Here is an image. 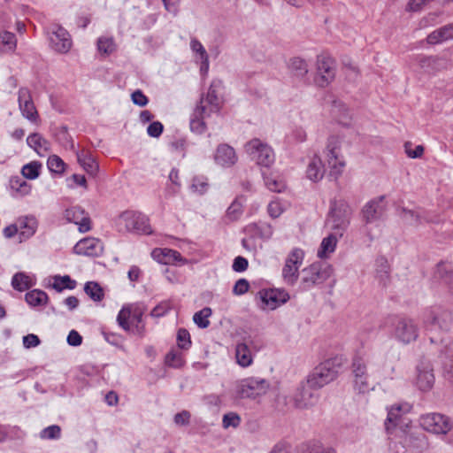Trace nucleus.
Instances as JSON below:
<instances>
[{"label": "nucleus", "mask_w": 453, "mask_h": 453, "mask_svg": "<svg viewBox=\"0 0 453 453\" xmlns=\"http://www.w3.org/2000/svg\"><path fill=\"white\" fill-rule=\"evenodd\" d=\"M220 86V81H212L207 94L201 96L189 119V127L192 133L199 135L204 134L207 129L205 119L212 114L219 112L222 104L219 97Z\"/></svg>", "instance_id": "1"}, {"label": "nucleus", "mask_w": 453, "mask_h": 453, "mask_svg": "<svg viewBox=\"0 0 453 453\" xmlns=\"http://www.w3.org/2000/svg\"><path fill=\"white\" fill-rule=\"evenodd\" d=\"M144 313L145 307L142 304H127L119 311L118 324L127 332L142 335L145 331Z\"/></svg>", "instance_id": "2"}, {"label": "nucleus", "mask_w": 453, "mask_h": 453, "mask_svg": "<svg viewBox=\"0 0 453 453\" xmlns=\"http://www.w3.org/2000/svg\"><path fill=\"white\" fill-rule=\"evenodd\" d=\"M369 365L371 361L366 353L358 352L352 358L353 387L358 393L364 394L374 388L371 380L372 373L368 372Z\"/></svg>", "instance_id": "3"}, {"label": "nucleus", "mask_w": 453, "mask_h": 453, "mask_svg": "<svg viewBox=\"0 0 453 453\" xmlns=\"http://www.w3.org/2000/svg\"><path fill=\"white\" fill-rule=\"evenodd\" d=\"M244 150L258 166L270 168L276 159L273 147L259 138H253L244 145Z\"/></svg>", "instance_id": "4"}, {"label": "nucleus", "mask_w": 453, "mask_h": 453, "mask_svg": "<svg viewBox=\"0 0 453 453\" xmlns=\"http://www.w3.org/2000/svg\"><path fill=\"white\" fill-rule=\"evenodd\" d=\"M351 216L352 209L349 204L342 199L335 200L331 204L327 224L333 232L343 236L349 226Z\"/></svg>", "instance_id": "5"}, {"label": "nucleus", "mask_w": 453, "mask_h": 453, "mask_svg": "<svg viewBox=\"0 0 453 453\" xmlns=\"http://www.w3.org/2000/svg\"><path fill=\"white\" fill-rule=\"evenodd\" d=\"M324 157L328 168L329 176L338 180L346 167V161L342 154L341 142L337 137H330L324 150Z\"/></svg>", "instance_id": "6"}, {"label": "nucleus", "mask_w": 453, "mask_h": 453, "mask_svg": "<svg viewBox=\"0 0 453 453\" xmlns=\"http://www.w3.org/2000/svg\"><path fill=\"white\" fill-rule=\"evenodd\" d=\"M305 255V250L300 247H293L288 252L281 269L282 280L286 285L295 286L298 281Z\"/></svg>", "instance_id": "7"}, {"label": "nucleus", "mask_w": 453, "mask_h": 453, "mask_svg": "<svg viewBox=\"0 0 453 453\" xmlns=\"http://www.w3.org/2000/svg\"><path fill=\"white\" fill-rule=\"evenodd\" d=\"M116 225L119 231H127L139 234L152 233L149 219L146 215L133 211H126L119 215Z\"/></svg>", "instance_id": "8"}, {"label": "nucleus", "mask_w": 453, "mask_h": 453, "mask_svg": "<svg viewBox=\"0 0 453 453\" xmlns=\"http://www.w3.org/2000/svg\"><path fill=\"white\" fill-rule=\"evenodd\" d=\"M452 321L451 312L441 306L427 308L422 313V323L427 331H449Z\"/></svg>", "instance_id": "9"}, {"label": "nucleus", "mask_w": 453, "mask_h": 453, "mask_svg": "<svg viewBox=\"0 0 453 453\" xmlns=\"http://www.w3.org/2000/svg\"><path fill=\"white\" fill-rule=\"evenodd\" d=\"M342 363L337 358H329L320 363L308 377L310 384L320 388L336 379Z\"/></svg>", "instance_id": "10"}, {"label": "nucleus", "mask_w": 453, "mask_h": 453, "mask_svg": "<svg viewBox=\"0 0 453 453\" xmlns=\"http://www.w3.org/2000/svg\"><path fill=\"white\" fill-rule=\"evenodd\" d=\"M418 424L423 430L435 435H447L453 428L452 419L442 413L429 412L418 418Z\"/></svg>", "instance_id": "11"}, {"label": "nucleus", "mask_w": 453, "mask_h": 453, "mask_svg": "<svg viewBox=\"0 0 453 453\" xmlns=\"http://www.w3.org/2000/svg\"><path fill=\"white\" fill-rule=\"evenodd\" d=\"M270 388L268 380L259 377H249L239 381L234 388V394L239 398H251L265 395Z\"/></svg>", "instance_id": "12"}, {"label": "nucleus", "mask_w": 453, "mask_h": 453, "mask_svg": "<svg viewBox=\"0 0 453 453\" xmlns=\"http://www.w3.org/2000/svg\"><path fill=\"white\" fill-rule=\"evenodd\" d=\"M391 337L396 342L407 345L418 337V326L410 318H397L392 323Z\"/></svg>", "instance_id": "13"}, {"label": "nucleus", "mask_w": 453, "mask_h": 453, "mask_svg": "<svg viewBox=\"0 0 453 453\" xmlns=\"http://www.w3.org/2000/svg\"><path fill=\"white\" fill-rule=\"evenodd\" d=\"M289 294L282 288H264L257 295V304L262 310L273 311L289 300Z\"/></svg>", "instance_id": "14"}, {"label": "nucleus", "mask_w": 453, "mask_h": 453, "mask_svg": "<svg viewBox=\"0 0 453 453\" xmlns=\"http://www.w3.org/2000/svg\"><path fill=\"white\" fill-rule=\"evenodd\" d=\"M302 273L303 283L305 287H311L326 280L331 275L332 268L317 262L303 268Z\"/></svg>", "instance_id": "15"}, {"label": "nucleus", "mask_w": 453, "mask_h": 453, "mask_svg": "<svg viewBox=\"0 0 453 453\" xmlns=\"http://www.w3.org/2000/svg\"><path fill=\"white\" fill-rule=\"evenodd\" d=\"M314 388H318L310 384L308 379L306 381H303L293 395L295 406L298 409H308L313 406L319 399Z\"/></svg>", "instance_id": "16"}, {"label": "nucleus", "mask_w": 453, "mask_h": 453, "mask_svg": "<svg viewBox=\"0 0 453 453\" xmlns=\"http://www.w3.org/2000/svg\"><path fill=\"white\" fill-rule=\"evenodd\" d=\"M51 48L59 52L66 53L72 47L69 33L58 25H52L47 30Z\"/></svg>", "instance_id": "17"}, {"label": "nucleus", "mask_w": 453, "mask_h": 453, "mask_svg": "<svg viewBox=\"0 0 453 453\" xmlns=\"http://www.w3.org/2000/svg\"><path fill=\"white\" fill-rule=\"evenodd\" d=\"M334 78V63L331 57L319 55L317 59L315 82L319 87L327 86Z\"/></svg>", "instance_id": "18"}, {"label": "nucleus", "mask_w": 453, "mask_h": 453, "mask_svg": "<svg viewBox=\"0 0 453 453\" xmlns=\"http://www.w3.org/2000/svg\"><path fill=\"white\" fill-rule=\"evenodd\" d=\"M103 242L96 237H86L80 240L73 247V252L80 256L100 257L104 253Z\"/></svg>", "instance_id": "19"}, {"label": "nucleus", "mask_w": 453, "mask_h": 453, "mask_svg": "<svg viewBox=\"0 0 453 453\" xmlns=\"http://www.w3.org/2000/svg\"><path fill=\"white\" fill-rule=\"evenodd\" d=\"M214 163L223 168L234 166L238 161L235 150L227 143L219 144L213 153Z\"/></svg>", "instance_id": "20"}, {"label": "nucleus", "mask_w": 453, "mask_h": 453, "mask_svg": "<svg viewBox=\"0 0 453 453\" xmlns=\"http://www.w3.org/2000/svg\"><path fill=\"white\" fill-rule=\"evenodd\" d=\"M151 257L163 265H183L188 264V260L179 251L168 248H155L151 251Z\"/></svg>", "instance_id": "21"}, {"label": "nucleus", "mask_w": 453, "mask_h": 453, "mask_svg": "<svg viewBox=\"0 0 453 453\" xmlns=\"http://www.w3.org/2000/svg\"><path fill=\"white\" fill-rule=\"evenodd\" d=\"M65 218L68 222L77 225L80 233H87L92 228L90 217L79 206H73L65 210Z\"/></svg>", "instance_id": "22"}, {"label": "nucleus", "mask_w": 453, "mask_h": 453, "mask_svg": "<svg viewBox=\"0 0 453 453\" xmlns=\"http://www.w3.org/2000/svg\"><path fill=\"white\" fill-rule=\"evenodd\" d=\"M416 384L422 391L430 390L434 383V375L432 365L427 361H421L417 365Z\"/></svg>", "instance_id": "23"}, {"label": "nucleus", "mask_w": 453, "mask_h": 453, "mask_svg": "<svg viewBox=\"0 0 453 453\" xmlns=\"http://www.w3.org/2000/svg\"><path fill=\"white\" fill-rule=\"evenodd\" d=\"M19 105L24 118L32 123L38 122L39 115L28 89L22 88L19 90Z\"/></svg>", "instance_id": "24"}, {"label": "nucleus", "mask_w": 453, "mask_h": 453, "mask_svg": "<svg viewBox=\"0 0 453 453\" xmlns=\"http://www.w3.org/2000/svg\"><path fill=\"white\" fill-rule=\"evenodd\" d=\"M384 197L380 196L365 203L362 209V217L365 224L372 223L380 219L385 211L383 205Z\"/></svg>", "instance_id": "25"}, {"label": "nucleus", "mask_w": 453, "mask_h": 453, "mask_svg": "<svg viewBox=\"0 0 453 453\" xmlns=\"http://www.w3.org/2000/svg\"><path fill=\"white\" fill-rule=\"evenodd\" d=\"M399 217L403 223L410 226H418L425 222H432L434 219L422 209L408 210L402 208L399 211Z\"/></svg>", "instance_id": "26"}, {"label": "nucleus", "mask_w": 453, "mask_h": 453, "mask_svg": "<svg viewBox=\"0 0 453 453\" xmlns=\"http://www.w3.org/2000/svg\"><path fill=\"white\" fill-rule=\"evenodd\" d=\"M440 359L445 376L453 380V341H443Z\"/></svg>", "instance_id": "27"}, {"label": "nucleus", "mask_w": 453, "mask_h": 453, "mask_svg": "<svg viewBox=\"0 0 453 453\" xmlns=\"http://www.w3.org/2000/svg\"><path fill=\"white\" fill-rule=\"evenodd\" d=\"M337 233L332 232L327 236L324 237L317 251V257L320 259L329 258L330 256L335 251L339 239Z\"/></svg>", "instance_id": "28"}, {"label": "nucleus", "mask_w": 453, "mask_h": 453, "mask_svg": "<svg viewBox=\"0 0 453 453\" xmlns=\"http://www.w3.org/2000/svg\"><path fill=\"white\" fill-rule=\"evenodd\" d=\"M190 48L195 54L196 61L200 63V73L202 76H205L209 71V57L205 48L196 38L191 39Z\"/></svg>", "instance_id": "29"}, {"label": "nucleus", "mask_w": 453, "mask_h": 453, "mask_svg": "<svg viewBox=\"0 0 453 453\" xmlns=\"http://www.w3.org/2000/svg\"><path fill=\"white\" fill-rule=\"evenodd\" d=\"M19 228V242L30 239L36 232L37 221L34 217H24L17 220Z\"/></svg>", "instance_id": "30"}, {"label": "nucleus", "mask_w": 453, "mask_h": 453, "mask_svg": "<svg viewBox=\"0 0 453 453\" xmlns=\"http://www.w3.org/2000/svg\"><path fill=\"white\" fill-rule=\"evenodd\" d=\"M76 156L77 161L83 170L89 175L96 176L98 172L99 165L91 152L81 150L77 151Z\"/></svg>", "instance_id": "31"}, {"label": "nucleus", "mask_w": 453, "mask_h": 453, "mask_svg": "<svg viewBox=\"0 0 453 453\" xmlns=\"http://www.w3.org/2000/svg\"><path fill=\"white\" fill-rule=\"evenodd\" d=\"M411 409V406L408 403L394 404L388 408V417L385 422L387 429L389 430L390 426H397L403 414L409 412Z\"/></svg>", "instance_id": "32"}, {"label": "nucleus", "mask_w": 453, "mask_h": 453, "mask_svg": "<svg viewBox=\"0 0 453 453\" xmlns=\"http://www.w3.org/2000/svg\"><path fill=\"white\" fill-rule=\"evenodd\" d=\"M325 170L321 158L314 155L309 161L306 168V177L314 182L319 181L324 177Z\"/></svg>", "instance_id": "33"}, {"label": "nucleus", "mask_w": 453, "mask_h": 453, "mask_svg": "<svg viewBox=\"0 0 453 453\" xmlns=\"http://www.w3.org/2000/svg\"><path fill=\"white\" fill-rule=\"evenodd\" d=\"M265 186L271 192L281 193L287 188L285 179L277 173H263Z\"/></svg>", "instance_id": "34"}, {"label": "nucleus", "mask_w": 453, "mask_h": 453, "mask_svg": "<svg viewBox=\"0 0 453 453\" xmlns=\"http://www.w3.org/2000/svg\"><path fill=\"white\" fill-rule=\"evenodd\" d=\"M450 39H453V23L433 31L426 37L427 43L432 45L442 43Z\"/></svg>", "instance_id": "35"}, {"label": "nucleus", "mask_w": 453, "mask_h": 453, "mask_svg": "<svg viewBox=\"0 0 453 453\" xmlns=\"http://www.w3.org/2000/svg\"><path fill=\"white\" fill-rule=\"evenodd\" d=\"M27 143L41 157L50 150V142L38 133L29 134L27 138Z\"/></svg>", "instance_id": "36"}, {"label": "nucleus", "mask_w": 453, "mask_h": 453, "mask_svg": "<svg viewBox=\"0 0 453 453\" xmlns=\"http://www.w3.org/2000/svg\"><path fill=\"white\" fill-rule=\"evenodd\" d=\"M434 279L453 289V267L447 263H441L437 265Z\"/></svg>", "instance_id": "37"}, {"label": "nucleus", "mask_w": 453, "mask_h": 453, "mask_svg": "<svg viewBox=\"0 0 453 453\" xmlns=\"http://www.w3.org/2000/svg\"><path fill=\"white\" fill-rule=\"evenodd\" d=\"M235 358L237 364L242 367H249L253 363V355L247 343L240 342L235 347Z\"/></svg>", "instance_id": "38"}, {"label": "nucleus", "mask_w": 453, "mask_h": 453, "mask_svg": "<svg viewBox=\"0 0 453 453\" xmlns=\"http://www.w3.org/2000/svg\"><path fill=\"white\" fill-rule=\"evenodd\" d=\"M10 188L13 192V196H25L31 192V185L19 176L10 179Z\"/></svg>", "instance_id": "39"}, {"label": "nucleus", "mask_w": 453, "mask_h": 453, "mask_svg": "<svg viewBox=\"0 0 453 453\" xmlns=\"http://www.w3.org/2000/svg\"><path fill=\"white\" fill-rule=\"evenodd\" d=\"M288 203L280 198H274L267 205V213L272 219H278L288 209Z\"/></svg>", "instance_id": "40"}, {"label": "nucleus", "mask_w": 453, "mask_h": 453, "mask_svg": "<svg viewBox=\"0 0 453 453\" xmlns=\"http://www.w3.org/2000/svg\"><path fill=\"white\" fill-rule=\"evenodd\" d=\"M288 68L293 75L303 78L308 73V65L300 58H293L289 60Z\"/></svg>", "instance_id": "41"}, {"label": "nucleus", "mask_w": 453, "mask_h": 453, "mask_svg": "<svg viewBox=\"0 0 453 453\" xmlns=\"http://www.w3.org/2000/svg\"><path fill=\"white\" fill-rule=\"evenodd\" d=\"M33 284L32 278L24 273H17L12 280V288L19 291H24L32 287Z\"/></svg>", "instance_id": "42"}, {"label": "nucleus", "mask_w": 453, "mask_h": 453, "mask_svg": "<svg viewBox=\"0 0 453 453\" xmlns=\"http://www.w3.org/2000/svg\"><path fill=\"white\" fill-rule=\"evenodd\" d=\"M376 276L380 281L386 284V280L388 278L390 266L388 259L384 257H380L375 261Z\"/></svg>", "instance_id": "43"}, {"label": "nucleus", "mask_w": 453, "mask_h": 453, "mask_svg": "<svg viewBox=\"0 0 453 453\" xmlns=\"http://www.w3.org/2000/svg\"><path fill=\"white\" fill-rule=\"evenodd\" d=\"M27 303L31 306H39L46 303L48 296L44 291L34 289L25 296Z\"/></svg>", "instance_id": "44"}, {"label": "nucleus", "mask_w": 453, "mask_h": 453, "mask_svg": "<svg viewBox=\"0 0 453 453\" xmlns=\"http://www.w3.org/2000/svg\"><path fill=\"white\" fill-rule=\"evenodd\" d=\"M42 164L37 161H32L26 164L21 168V174L24 178L28 180H35L40 175Z\"/></svg>", "instance_id": "45"}, {"label": "nucleus", "mask_w": 453, "mask_h": 453, "mask_svg": "<svg viewBox=\"0 0 453 453\" xmlns=\"http://www.w3.org/2000/svg\"><path fill=\"white\" fill-rule=\"evenodd\" d=\"M52 287L57 291H62L65 288L73 289L76 287V281L72 280L68 275H56L53 277Z\"/></svg>", "instance_id": "46"}, {"label": "nucleus", "mask_w": 453, "mask_h": 453, "mask_svg": "<svg viewBox=\"0 0 453 453\" xmlns=\"http://www.w3.org/2000/svg\"><path fill=\"white\" fill-rule=\"evenodd\" d=\"M84 291L94 301L99 302L104 298L103 288L96 282H87L84 287Z\"/></svg>", "instance_id": "47"}, {"label": "nucleus", "mask_w": 453, "mask_h": 453, "mask_svg": "<svg viewBox=\"0 0 453 453\" xmlns=\"http://www.w3.org/2000/svg\"><path fill=\"white\" fill-rule=\"evenodd\" d=\"M47 166L50 172L62 174L65 171V163L57 155H51L48 157Z\"/></svg>", "instance_id": "48"}, {"label": "nucleus", "mask_w": 453, "mask_h": 453, "mask_svg": "<svg viewBox=\"0 0 453 453\" xmlns=\"http://www.w3.org/2000/svg\"><path fill=\"white\" fill-rule=\"evenodd\" d=\"M209 188L208 179L204 176H196L192 179L190 189L193 193L203 195Z\"/></svg>", "instance_id": "49"}, {"label": "nucleus", "mask_w": 453, "mask_h": 453, "mask_svg": "<svg viewBox=\"0 0 453 453\" xmlns=\"http://www.w3.org/2000/svg\"><path fill=\"white\" fill-rule=\"evenodd\" d=\"M211 315V308H203L196 312L193 317L195 324L200 328H206L210 325L209 317Z\"/></svg>", "instance_id": "50"}, {"label": "nucleus", "mask_w": 453, "mask_h": 453, "mask_svg": "<svg viewBox=\"0 0 453 453\" xmlns=\"http://www.w3.org/2000/svg\"><path fill=\"white\" fill-rule=\"evenodd\" d=\"M165 364L173 368H180L185 364L184 356L177 350H171L165 357Z\"/></svg>", "instance_id": "51"}, {"label": "nucleus", "mask_w": 453, "mask_h": 453, "mask_svg": "<svg viewBox=\"0 0 453 453\" xmlns=\"http://www.w3.org/2000/svg\"><path fill=\"white\" fill-rule=\"evenodd\" d=\"M248 227L256 230L258 236L264 240H269L273 234V228L268 223L261 222L250 225Z\"/></svg>", "instance_id": "52"}, {"label": "nucleus", "mask_w": 453, "mask_h": 453, "mask_svg": "<svg viewBox=\"0 0 453 453\" xmlns=\"http://www.w3.org/2000/svg\"><path fill=\"white\" fill-rule=\"evenodd\" d=\"M0 41L6 51H14L17 47V39L14 34L9 31L0 32Z\"/></svg>", "instance_id": "53"}, {"label": "nucleus", "mask_w": 453, "mask_h": 453, "mask_svg": "<svg viewBox=\"0 0 453 453\" xmlns=\"http://www.w3.org/2000/svg\"><path fill=\"white\" fill-rule=\"evenodd\" d=\"M98 51L104 55H110L115 50V43L111 38L102 37L97 41Z\"/></svg>", "instance_id": "54"}, {"label": "nucleus", "mask_w": 453, "mask_h": 453, "mask_svg": "<svg viewBox=\"0 0 453 453\" xmlns=\"http://www.w3.org/2000/svg\"><path fill=\"white\" fill-rule=\"evenodd\" d=\"M241 424V417L235 412H228L223 416L222 426L225 429L236 428Z\"/></svg>", "instance_id": "55"}, {"label": "nucleus", "mask_w": 453, "mask_h": 453, "mask_svg": "<svg viewBox=\"0 0 453 453\" xmlns=\"http://www.w3.org/2000/svg\"><path fill=\"white\" fill-rule=\"evenodd\" d=\"M61 434V429L57 425L50 426L42 429L40 433V437L43 440H55L58 439Z\"/></svg>", "instance_id": "56"}, {"label": "nucleus", "mask_w": 453, "mask_h": 453, "mask_svg": "<svg viewBox=\"0 0 453 453\" xmlns=\"http://www.w3.org/2000/svg\"><path fill=\"white\" fill-rule=\"evenodd\" d=\"M177 344L182 349H188L191 346L190 334L188 330L180 328L177 332Z\"/></svg>", "instance_id": "57"}, {"label": "nucleus", "mask_w": 453, "mask_h": 453, "mask_svg": "<svg viewBox=\"0 0 453 453\" xmlns=\"http://www.w3.org/2000/svg\"><path fill=\"white\" fill-rule=\"evenodd\" d=\"M173 305L170 301H163L151 311L150 315L155 318L163 317L171 311Z\"/></svg>", "instance_id": "58"}, {"label": "nucleus", "mask_w": 453, "mask_h": 453, "mask_svg": "<svg viewBox=\"0 0 453 453\" xmlns=\"http://www.w3.org/2000/svg\"><path fill=\"white\" fill-rule=\"evenodd\" d=\"M250 289V283L246 279H239L233 287V294L242 296L246 294Z\"/></svg>", "instance_id": "59"}, {"label": "nucleus", "mask_w": 453, "mask_h": 453, "mask_svg": "<svg viewBox=\"0 0 453 453\" xmlns=\"http://www.w3.org/2000/svg\"><path fill=\"white\" fill-rule=\"evenodd\" d=\"M164 130V126L159 121H153L147 127V134L150 137L157 138L159 137Z\"/></svg>", "instance_id": "60"}, {"label": "nucleus", "mask_w": 453, "mask_h": 453, "mask_svg": "<svg viewBox=\"0 0 453 453\" xmlns=\"http://www.w3.org/2000/svg\"><path fill=\"white\" fill-rule=\"evenodd\" d=\"M288 140L293 142H303L306 140V132L302 127H296L288 135Z\"/></svg>", "instance_id": "61"}, {"label": "nucleus", "mask_w": 453, "mask_h": 453, "mask_svg": "<svg viewBox=\"0 0 453 453\" xmlns=\"http://www.w3.org/2000/svg\"><path fill=\"white\" fill-rule=\"evenodd\" d=\"M248 260L243 257L238 256L234 259L232 269L236 273H243L248 269Z\"/></svg>", "instance_id": "62"}, {"label": "nucleus", "mask_w": 453, "mask_h": 453, "mask_svg": "<svg viewBox=\"0 0 453 453\" xmlns=\"http://www.w3.org/2000/svg\"><path fill=\"white\" fill-rule=\"evenodd\" d=\"M132 102L141 107L147 105L149 103L148 97L140 90L137 89L131 95Z\"/></svg>", "instance_id": "63"}, {"label": "nucleus", "mask_w": 453, "mask_h": 453, "mask_svg": "<svg viewBox=\"0 0 453 453\" xmlns=\"http://www.w3.org/2000/svg\"><path fill=\"white\" fill-rule=\"evenodd\" d=\"M40 343L41 341L36 334H29L23 337V346L26 349L37 347Z\"/></svg>", "instance_id": "64"}]
</instances>
